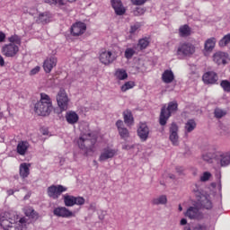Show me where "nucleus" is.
Returning <instances> with one entry per match:
<instances>
[{
  "label": "nucleus",
  "mask_w": 230,
  "mask_h": 230,
  "mask_svg": "<svg viewBox=\"0 0 230 230\" xmlns=\"http://www.w3.org/2000/svg\"><path fill=\"white\" fill-rule=\"evenodd\" d=\"M29 224L28 217L19 216L16 211L11 210L0 216V226L4 230H26Z\"/></svg>",
  "instance_id": "f257e3e1"
},
{
  "label": "nucleus",
  "mask_w": 230,
  "mask_h": 230,
  "mask_svg": "<svg viewBox=\"0 0 230 230\" xmlns=\"http://www.w3.org/2000/svg\"><path fill=\"white\" fill-rule=\"evenodd\" d=\"M34 111L38 116H49L53 111V102L47 93H41L40 101L35 104Z\"/></svg>",
  "instance_id": "f03ea898"
},
{
  "label": "nucleus",
  "mask_w": 230,
  "mask_h": 230,
  "mask_svg": "<svg viewBox=\"0 0 230 230\" xmlns=\"http://www.w3.org/2000/svg\"><path fill=\"white\" fill-rule=\"evenodd\" d=\"M80 150H83L86 155L96 150V137L91 133L83 134L77 140Z\"/></svg>",
  "instance_id": "7ed1b4c3"
},
{
  "label": "nucleus",
  "mask_w": 230,
  "mask_h": 230,
  "mask_svg": "<svg viewBox=\"0 0 230 230\" xmlns=\"http://www.w3.org/2000/svg\"><path fill=\"white\" fill-rule=\"evenodd\" d=\"M195 55V45L190 42L181 43L176 49V57L179 60H184V58H190Z\"/></svg>",
  "instance_id": "20e7f679"
},
{
  "label": "nucleus",
  "mask_w": 230,
  "mask_h": 230,
  "mask_svg": "<svg viewBox=\"0 0 230 230\" xmlns=\"http://www.w3.org/2000/svg\"><path fill=\"white\" fill-rule=\"evenodd\" d=\"M177 107H179L177 102H169L167 109L162 108L160 114V125H166L168 119L172 116V114H173V112L177 111Z\"/></svg>",
  "instance_id": "39448f33"
},
{
  "label": "nucleus",
  "mask_w": 230,
  "mask_h": 230,
  "mask_svg": "<svg viewBox=\"0 0 230 230\" xmlns=\"http://www.w3.org/2000/svg\"><path fill=\"white\" fill-rule=\"evenodd\" d=\"M230 165V155L229 153H224L222 151H216V162L215 170H220V168H226Z\"/></svg>",
  "instance_id": "423d86ee"
},
{
  "label": "nucleus",
  "mask_w": 230,
  "mask_h": 230,
  "mask_svg": "<svg viewBox=\"0 0 230 230\" xmlns=\"http://www.w3.org/2000/svg\"><path fill=\"white\" fill-rule=\"evenodd\" d=\"M63 202L66 208H73V206L82 207L85 204V199L81 196L75 197L66 193L63 195Z\"/></svg>",
  "instance_id": "0eeeda50"
},
{
  "label": "nucleus",
  "mask_w": 230,
  "mask_h": 230,
  "mask_svg": "<svg viewBox=\"0 0 230 230\" xmlns=\"http://www.w3.org/2000/svg\"><path fill=\"white\" fill-rule=\"evenodd\" d=\"M56 100L58 102V106L59 107L60 111H67L69 109V96L65 89H60L57 94Z\"/></svg>",
  "instance_id": "6e6552de"
},
{
  "label": "nucleus",
  "mask_w": 230,
  "mask_h": 230,
  "mask_svg": "<svg viewBox=\"0 0 230 230\" xmlns=\"http://www.w3.org/2000/svg\"><path fill=\"white\" fill-rule=\"evenodd\" d=\"M118 152H119L118 149H116L111 146H105L101 150V154H100L98 161L100 163H105V161L114 159V157H116V155H118Z\"/></svg>",
  "instance_id": "1a4fd4ad"
},
{
  "label": "nucleus",
  "mask_w": 230,
  "mask_h": 230,
  "mask_svg": "<svg viewBox=\"0 0 230 230\" xmlns=\"http://www.w3.org/2000/svg\"><path fill=\"white\" fill-rule=\"evenodd\" d=\"M116 58H118V52L116 50H104L99 56L100 62L104 64V66H111Z\"/></svg>",
  "instance_id": "9d476101"
},
{
  "label": "nucleus",
  "mask_w": 230,
  "mask_h": 230,
  "mask_svg": "<svg viewBox=\"0 0 230 230\" xmlns=\"http://www.w3.org/2000/svg\"><path fill=\"white\" fill-rule=\"evenodd\" d=\"M66 191H67V187L66 186L51 185L47 189V195L50 199L57 200V199H59L60 195H62L63 193H66Z\"/></svg>",
  "instance_id": "9b49d317"
},
{
  "label": "nucleus",
  "mask_w": 230,
  "mask_h": 230,
  "mask_svg": "<svg viewBox=\"0 0 230 230\" xmlns=\"http://www.w3.org/2000/svg\"><path fill=\"white\" fill-rule=\"evenodd\" d=\"M1 53L7 58H13V57H17L19 53V46L15 43L4 44L2 47Z\"/></svg>",
  "instance_id": "f8f14e48"
},
{
  "label": "nucleus",
  "mask_w": 230,
  "mask_h": 230,
  "mask_svg": "<svg viewBox=\"0 0 230 230\" xmlns=\"http://www.w3.org/2000/svg\"><path fill=\"white\" fill-rule=\"evenodd\" d=\"M76 211H72L66 207H57L53 209L54 217L58 218H73L76 217Z\"/></svg>",
  "instance_id": "ddd939ff"
},
{
  "label": "nucleus",
  "mask_w": 230,
  "mask_h": 230,
  "mask_svg": "<svg viewBox=\"0 0 230 230\" xmlns=\"http://www.w3.org/2000/svg\"><path fill=\"white\" fill-rule=\"evenodd\" d=\"M198 197V205L205 209H211L213 208V203L211 202V198L208 195L201 194L200 192H196Z\"/></svg>",
  "instance_id": "4468645a"
},
{
  "label": "nucleus",
  "mask_w": 230,
  "mask_h": 230,
  "mask_svg": "<svg viewBox=\"0 0 230 230\" xmlns=\"http://www.w3.org/2000/svg\"><path fill=\"white\" fill-rule=\"evenodd\" d=\"M87 30V25L84 22H77L74 23L71 27V34L74 37H80L84 35Z\"/></svg>",
  "instance_id": "2eb2a0df"
},
{
  "label": "nucleus",
  "mask_w": 230,
  "mask_h": 230,
  "mask_svg": "<svg viewBox=\"0 0 230 230\" xmlns=\"http://www.w3.org/2000/svg\"><path fill=\"white\" fill-rule=\"evenodd\" d=\"M213 60L217 66H226L229 62V54L226 52L217 51L213 55Z\"/></svg>",
  "instance_id": "dca6fc26"
},
{
  "label": "nucleus",
  "mask_w": 230,
  "mask_h": 230,
  "mask_svg": "<svg viewBox=\"0 0 230 230\" xmlns=\"http://www.w3.org/2000/svg\"><path fill=\"white\" fill-rule=\"evenodd\" d=\"M179 126L175 123H172L170 127V137L169 139L171 143L174 146H177L179 145Z\"/></svg>",
  "instance_id": "f3484780"
},
{
  "label": "nucleus",
  "mask_w": 230,
  "mask_h": 230,
  "mask_svg": "<svg viewBox=\"0 0 230 230\" xmlns=\"http://www.w3.org/2000/svg\"><path fill=\"white\" fill-rule=\"evenodd\" d=\"M116 127L118 128V132L121 139H124V141H127L128 137H130V132H128V129L125 128V124L123 123V120H118L116 122Z\"/></svg>",
  "instance_id": "a211bd4d"
},
{
  "label": "nucleus",
  "mask_w": 230,
  "mask_h": 230,
  "mask_svg": "<svg viewBox=\"0 0 230 230\" xmlns=\"http://www.w3.org/2000/svg\"><path fill=\"white\" fill-rule=\"evenodd\" d=\"M57 62H58L57 57L55 56L48 57L43 63V69L45 73H51V71L53 70V67L57 66Z\"/></svg>",
  "instance_id": "6ab92c4d"
},
{
  "label": "nucleus",
  "mask_w": 230,
  "mask_h": 230,
  "mask_svg": "<svg viewBox=\"0 0 230 230\" xmlns=\"http://www.w3.org/2000/svg\"><path fill=\"white\" fill-rule=\"evenodd\" d=\"M137 136L141 141H146L148 139V136H150V128L146 123H140L137 128Z\"/></svg>",
  "instance_id": "aec40b11"
},
{
  "label": "nucleus",
  "mask_w": 230,
  "mask_h": 230,
  "mask_svg": "<svg viewBox=\"0 0 230 230\" xmlns=\"http://www.w3.org/2000/svg\"><path fill=\"white\" fill-rule=\"evenodd\" d=\"M201 159L208 163V164H212L213 168H215V163L217 159V152L205 151L201 155Z\"/></svg>",
  "instance_id": "412c9836"
},
{
  "label": "nucleus",
  "mask_w": 230,
  "mask_h": 230,
  "mask_svg": "<svg viewBox=\"0 0 230 230\" xmlns=\"http://www.w3.org/2000/svg\"><path fill=\"white\" fill-rule=\"evenodd\" d=\"M185 217H188L190 220H200L202 213H200L198 208L190 207L185 213Z\"/></svg>",
  "instance_id": "4be33fe9"
},
{
  "label": "nucleus",
  "mask_w": 230,
  "mask_h": 230,
  "mask_svg": "<svg viewBox=\"0 0 230 230\" xmlns=\"http://www.w3.org/2000/svg\"><path fill=\"white\" fill-rule=\"evenodd\" d=\"M203 82L208 84H215L218 82V75L215 72H207L203 75Z\"/></svg>",
  "instance_id": "5701e85b"
},
{
  "label": "nucleus",
  "mask_w": 230,
  "mask_h": 230,
  "mask_svg": "<svg viewBox=\"0 0 230 230\" xmlns=\"http://www.w3.org/2000/svg\"><path fill=\"white\" fill-rule=\"evenodd\" d=\"M51 13L49 12L40 13L35 17V21L38 24H48V22H51Z\"/></svg>",
  "instance_id": "b1692460"
},
{
  "label": "nucleus",
  "mask_w": 230,
  "mask_h": 230,
  "mask_svg": "<svg viewBox=\"0 0 230 230\" xmlns=\"http://www.w3.org/2000/svg\"><path fill=\"white\" fill-rule=\"evenodd\" d=\"M30 150V143L28 141H20L16 146V152L19 155H26Z\"/></svg>",
  "instance_id": "393cba45"
},
{
  "label": "nucleus",
  "mask_w": 230,
  "mask_h": 230,
  "mask_svg": "<svg viewBox=\"0 0 230 230\" xmlns=\"http://www.w3.org/2000/svg\"><path fill=\"white\" fill-rule=\"evenodd\" d=\"M111 6L117 15H123L126 12L121 0H111Z\"/></svg>",
  "instance_id": "a878e982"
},
{
  "label": "nucleus",
  "mask_w": 230,
  "mask_h": 230,
  "mask_svg": "<svg viewBox=\"0 0 230 230\" xmlns=\"http://www.w3.org/2000/svg\"><path fill=\"white\" fill-rule=\"evenodd\" d=\"M30 166H31V164L27 163H22L20 164V177H22V179H28V177L30 176Z\"/></svg>",
  "instance_id": "bb28decb"
},
{
  "label": "nucleus",
  "mask_w": 230,
  "mask_h": 230,
  "mask_svg": "<svg viewBox=\"0 0 230 230\" xmlns=\"http://www.w3.org/2000/svg\"><path fill=\"white\" fill-rule=\"evenodd\" d=\"M114 77L119 82H121L128 78V74L127 73V70H125V68H117L114 73Z\"/></svg>",
  "instance_id": "cd10ccee"
},
{
  "label": "nucleus",
  "mask_w": 230,
  "mask_h": 230,
  "mask_svg": "<svg viewBox=\"0 0 230 230\" xmlns=\"http://www.w3.org/2000/svg\"><path fill=\"white\" fill-rule=\"evenodd\" d=\"M79 119L78 114L75 111H68L66 113V119L69 125L78 123Z\"/></svg>",
  "instance_id": "c85d7f7f"
},
{
  "label": "nucleus",
  "mask_w": 230,
  "mask_h": 230,
  "mask_svg": "<svg viewBox=\"0 0 230 230\" xmlns=\"http://www.w3.org/2000/svg\"><path fill=\"white\" fill-rule=\"evenodd\" d=\"M175 78L172 70H165L162 75V80L164 84H172Z\"/></svg>",
  "instance_id": "c756f323"
},
{
  "label": "nucleus",
  "mask_w": 230,
  "mask_h": 230,
  "mask_svg": "<svg viewBox=\"0 0 230 230\" xmlns=\"http://www.w3.org/2000/svg\"><path fill=\"white\" fill-rule=\"evenodd\" d=\"M124 123L128 125V127H132L134 125V117L132 116V111L126 110L123 112Z\"/></svg>",
  "instance_id": "7c9ffc66"
},
{
  "label": "nucleus",
  "mask_w": 230,
  "mask_h": 230,
  "mask_svg": "<svg viewBox=\"0 0 230 230\" xmlns=\"http://www.w3.org/2000/svg\"><path fill=\"white\" fill-rule=\"evenodd\" d=\"M197 128V122L195 119H189L184 126V131L185 134H190V132H193Z\"/></svg>",
  "instance_id": "2f4dec72"
},
{
  "label": "nucleus",
  "mask_w": 230,
  "mask_h": 230,
  "mask_svg": "<svg viewBox=\"0 0 230 230\" xmlns=\"http://www.w3.org/2000/svg\"><path fill=\"white\" fill-rule=\"evenodd\" d=\"M179 35L180 37H190V35H191V28H190V25H181L179 29Z\"/></svg>",
  "instance_id": "473e14b6"
},
{
  "label": "nucleus",
  "mask_w": 230,
  "mask_h": 230,
  "mask_svg": "<svg viewBox=\"0 0 230 230\" xmlns=\"http://www.w3.org/2000/svg\"><path fill=\"white\" fill-rule=\"evenodd\" d=\"M168 202V198H166V195H161L157 198H155L152 200V204L155 206H164Z\"/></svg>",
  "instance_id": "72a5a7b5"
},
{
  "label": "nucleus",
  "mask_w": 230,
  "mask_h": 230,
  "mask_svg": "<svg viewBox=\"0 0 230 230\" xmlns=\"http://www.w3.org/2000/svg\"><path fill=\"white\" fill-rule=\"evenodd\" d=\"M136 87V82L128 81L120 86L121 93H127V91H130V89H134Z\"/></svg>",
  "instance_id": "f704fd0d"
},
{
  "label": "nucleus",
  "mask_w": 230,
  "mask_h": 230,
  "mask_svg": "<svg viewBox=\"0 0 230 230\" xmlns=\"http://www.w3.org/2000/svg\"><path fill=\"white\" fill-rule=\"evenodd\" d=\"M216 44H217V40L215 38H210L207 40L205 42L206 51H213Z\"/></svg>",
  "instance_id": "c9c22d12"
},
{
  "label": "nucleus",
  "mask_w": 230,
  "mask_h": 230,
  "mask_svg": "<svg viewBox=\"0 0 230 230\" xmlns=\"http://www.w3.org/2000/svg\"><path fill=\"white\" fill-rule=\"evenodd\" d=\"M184 230H208L206 224H196L192 226L188 225L184 227Z\"/></svg>",
  "instance_id": "e433bc0d"
},
{
  "label": "nucleus",
  "mask_w": 230,
  "mask_h": 230,
  "mask_svg": "<svg viewBox=\"0 0 230 230\" xmlns=\"http://www.w3.org/2000/svg\"><path fill=\"white\" fill-rule=\"evenodd\" d=\"M220 48L230 47V33L226 34L218 42Z\"/></svg>",
  "instance_id": "4c0bfd02"
},
{
  "label": "nucleus",
  "mask_w": 230,
  "mask_h": 230,
  "mask_svg": "<svg viewBox=\"0 0 230 230\" xmlns=\"http://www.w3.org/2000/svg\"><path fill=\"white\" fill-rule=\"evenodd\" d=\"M44 3H46L47 4H50V5H55L57 6H66V0H43Z\"/></svg>",
  "instance_id": "58836bf2"
},
{
  "label": "nucleus",
  "mask_w": 230,
  "mask_h": 230,
  "mask_svg": "<svg viewBox=\"0 0 230 230\" xmlns=\"http://www.w3.org/2000/svg\"><path fill=\"white\" fill-rule=\"evenodd\" d=\"M226 114H227V111H226L224 109L216 108L214 111V116L217 119L224 118V116H226Z\"/></svg>",
  "instance_id": "ea45409f"
},
{
  "label": "nucleus",
  "mask_w": 230,
  "mask_h": 230,
  "mask_svg": "<svg viewBox=\"0 0 230 230\" xmlns=\"http://www.w3.org/2000/svg\"><path fill=\"white\" fill-rule=\"evenodd\" d=\"M140 28H141V23L139 22H137L134 25H131L129 29V34L131 35V37L133 35H137V33H139Z\"/></svg>",
  "instance_id": "a19ab883"
},
{
  "label": "nucleus",
  "mask_w": 230,
  "mask_h": 230,
  "mask_svg": "<svg viewBox=\"0 0 230 230\" xmlns=\"http://www.w3.org/2000/svg\"><path fill=\"white\" fill-rule=\"evenodd\" d=\"M8 41L10 44H15L18 48L21 46V38L17 34L9 37Z\"/></svg>",
  "instance_id": "79ce46f5"
},
{
  "label": "nucleus",
  "mask_w": 230,
  "mask_h": 230,
  "mask_svg": "<svg viewBox=\"0 0 230 230\" xmlns=\"http://www.w3.org/2000/svg\"><path fill=\"white\" fill-rule=\"evenodd\" d=\"M134 55H136V49H134L132 48L126 49V50L124 52L125 58H127L128 60H130V58H132V57H134Z\"/></svg>",
  "instance_id": "37998d69"
},
{
  "label": "nucleus",
  "mask_w": 230,
  "mask_h": 230,
  "mask_svg": "<svg viewBox=\"0 0 230 230\" xmlns=\"http://www.w3.org/2000/svg\"><path fill=\"white\" fill-rule=\"evenodd\" d=\"M148 44H150V40H148V38L141 39L138 41V46L140 49H146V48H148Z\"/></svg>",
  "instance_id": "c03bdc74"
},
{
  "label": "nucleus",
  "mask_w": 230,
  "mask_h": 230,
  "mask_svg": "<svg viewBox=\"0 0 230 230\" xmlns=\"http://www.w3.org/2000/svg\"><path fill=\"white\" fill-rule=\"evenodd\" d=\"M25 215H26V217H29V218L36 219L39 217V216L37 215V212H35V210H33V208H28L25 211Z\"/></svg>",
  "instance_id": "a18cd8bd"
},
{
  "label": "nucleus",
  "mask_w": 230,
  "mask_h": 230,
  "mask_svg": "<svg viewBox=\"0 0 230 230\" xmlns=\"http://www.w3.org/2000/svg\"><path fill=\"white\" fill-rule=\"evenodd\" d=\"M220 85L223 89V91H225V93H230V82L227 80H223L220 83Z\"/></svg>",
  "instance_id": "49530a36"
},
{
  "label": "nucleus",
  "mask_w": 230,
  "mask_h": 230,
  "mask_svg": "<svg viewBox=\"0 0 230 230\" xmlns=\"http://www.w3.org/2000/svg\"><path fill=\"white\" fill-rule=\"evenodd\" d=\"M211 179V172H205L203 174L200 176V181L201 182H206Z\"/></svg>",
  "instance_id": "de8ad7c7"
},
{
  "label": "nucleus",
  "mask_w": 230,
  "mask_h": 230,
  "mask_svg": "<svg viewBox=\"0 0 230 230\" xmlns=\"http://www.w3.org/2000/svg\"><path fill=\"white\" fill-rule=\"evenodd\" d=\"M144 13H145V8H143V7H137L134 11V15H143Z\"/></svg>",
  "instance_id": "09e8293b"
},
{
  "label": "nucleus",
  "mask_w": 230,
  "mask_h": 230,
  "mask_svg": "<svg viewBox=\"0 0 230 230\" xmlns=\"http://www.w3.org/2000/svg\"><path fill=\"white\" fill-rule=\"evenodd\" d=\"M131 3H133V4H136L137 6H140L141 4H145L146 3V0H131Z\"/></svg>",
  "instance_id": "8fccbe9b"
},
{
  "label": "nucleus",
  "mask_w": 230,
  "mask_h": 230,
  "mask_svg": "<svg viewBox=\"0 0 230 230\" xmlns=\"http://www.w3.org/2000/svg\"><path fill=\"white\" fill-rule=\"evenodd\" d=\"M136 145H128V144H123L122 145V150H132Z\"/></svg>",
  "instance_id": "3c124183"
},
{
  "label": "nucleus",
  "mask_w": 230,
  "mask_h": 230,
  "mask_svg": "<svg viewBox=\"0 0 230 230\" xmlns=\"http://www.w3.org/2000/svg\"><path fill=\"white\" fill-rule=\"evenodd\" d=\"M40 71V66H35L31 70L30 75L33 76V75H37V73H39Z\"/></svg>",
  "instance_id": "603ef678"
},
{
  "label": "nucleus",
  "mask_w": 230,
  "mask_h": 230,
  "mask_svg": "<svg viewBox=\"0 0 230 230\" xmlns=\"http://www.w3.org/2000/svg\"><path fill=\"white\" fill-rule=\"evenodd\" d=\"M216 175L219 179V181L217 182V188H218L219 191H222V181L220 180V177H221L220 172H217Z\"/></svg>",
  "instance_id": "864d4df0"
},
{
  "label": "nucleus",
  "mask_w": 230,
  "mask_h": 230,
  "mask_svg": "<svg viewBox=\"0 0 230 230\" xmlns=\"http://www.w3.org/2000/svg\"><path fill=\"white\" fill-rule=\"evenodd\" d=\"M6 40V34L0 31V42H4Z\"/></svg>",
  "instance_id": "5fc2aeb1"
},
{
  "label": "nucleus",
  "mask_w": 230,
  "mask_h": 230,
  "mask_svg": "<svg viewBox=\"0 0 230 230\" xmlns=\"http://www.w3.org/2000/svg\"><path fill=\"white\" fill-rule=\"evenodd\" d=\"M0 67H4V58L0 54Z\"/></svg>",
  "instance_id": "6e6d98bb"
},
{
  "label": "nucleus",
  "mask_w": 230,
  "mask_h": 230,
  "mask_svg": "<svg viewBox=\"0 0 230 230\" xmlns=\"http://www.w3.org/2000/svg\"><path fill=\"white\" fill-rule=\"evenodd\" d=\"M181 226H186V224H188V220H186V218H182L180 222Z\"/></svg>",
  "instance_id": "4d7b16f0"
},
{
  "label": "nucleus",
  "mask_w": 230,
  "mask_h": 230,
  "mask_svg": "<svg viewBox=\"0 0 230 230\" xmlns=\"http://www.w3.org/2000/svg\"><path fill=\"white\" fill-rule=\"evenodd\" d=\"M182 170V167H176V171L178 172V173H181Z\"/></svg>",
  "instance_id": "13d9d810"
},
{
  "label": "nucleus",
  "mask_w": 230,
  "mask_h": 230,
  "mask_svg": "<svg viewBox=\"0 0 230 230\" xmlns=\"http://www.w3.org/2000/svg\"><path fill=\"white\" fill-rule=\"evenodd\" d=\"M66 1V4H67V3H75L76 0H65Z\"/></svg>",
  "instance_id": "bf43d9fd"
},
{
  "label": "nucleus",
  "mask_w": 230,
  "mask_h": 230,
  "mask_svg": "<svg viewBox=\"0 0 230 230\" xmlns=\"http://www.w3.org/2000/svg\"><path fill=\"white\" fill-rule=\"evenodd\" d=\"M8 195H13V190H7Z\"/></svg>",
  "instance_id": "052dcab7"
},
{
  "label": "nucleus",
  "mask_w": 230,
  "mask_h": 230,
  "mask_svg": "<svg viewBox=\"0 0 230 230\" xmlns=\"http://www.w3.org/2000/svg\"><path fill=\"white\" fill-rule=\"evenodd\" d=\"M90 209H93V210L96 209V206L93 204L90 205Z\"/></svg>",
  "instance_id": "680f3d73"
},
{
  "label": "nucleus",
  "mask_w": 230,
  "mask_h": 230,
  "mask_svg": "<svg viewBox=\"0 0 230 230\" xmlns=\"http://www.w3.org/2000/svg\"><path fill=\"white\" fill-rule=\"evenodd\" d=\"M179 211H182V206L179 205Z\"/></svg>",
  "instance_id": "e2e57ef3"
},
{
  "label": "nucleus",
  "mask_w": 230,
  "mask_h": 230,
  "mask_svg": "<svg viewBox=\"0 0 230 230\" xmlns=\"http://www.w3.org/2000/svg\"><path fill=\"white\" fill-rule=\"evenodd\" d=\"M170 179H175V176H173L172 174L169 176Z\"/></svg>",
  "instance_id": "0e129e2a"
}]
</instances>
